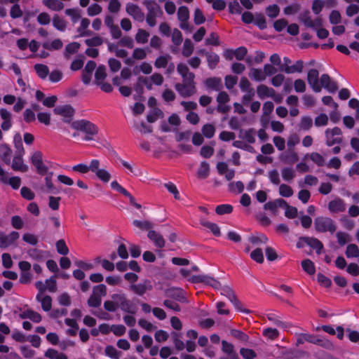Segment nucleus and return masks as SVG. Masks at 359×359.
Instances as JSON below:
<instances>
[{"label": "nucleus", "instance_id": "23", "mask_svg": "<svg viewBox=\"0 0 359 359\" xmlns=\"http://www.w3.org/2000/svg\"><path fill=\"white\" fill-rule=\"evenodd\" d=\"M43 4L48 8L59 11L63 9L64 4L59 0H43Z\"/></svg>", "mask_w": 359, "mask_h": 359}, {"label": "nucleus", "instance_id": "22", "mask_svg": "<svg viewBox=\"0 0 359 359\" xmlns=\"http://www.w3.org/2000/svg\"><path fill=\"white\" fill-rule=\"evenodd\" d=\"M283 205H286V201L283 198H278L265 203L264 205V209L269 210L273 212H276L277 208H283Z\"/></svg>", "mask_w": 359, "mask_h": 359}, {"label": "nucleus", "instance_id": "14", "mask_svg": "<svg viewBox=\"0 0 359 359\" xmlns=\"http://www.w3.org/2000/svg\"><path fill=\"white\" fill-rule=\"evenodd\" d=\"M147 237L154 243L156 247L163 248L165 246V240L163 236L159 233L154 230H149L147 233Z\"/></svg>", "mask_w": 359, "mask_h": 359}, {"label": "nucleus", "instance_id": "44", "mask_svg": "<svg viewBox=\"0 0 359 359\" xmlns=\"http://www.w3.org/2000/svg\"><path fill=\"white\" fill-rule=\"evenodd\" d=\"M233 211V206L229 204H222L217 205L215 208V212L217 215H222L224 214H230Z\"/></svg>", "mask_w": 359, "mask_h": 359}, {"label": "nucleus", "instance_id": "16", "mask_svg": "<svg viewBox=\"0 0 359 359\" xmlns=\"http://www.w3.org/2000/svg\"><path fill=\"white\" fill-rule=\"evenodd\" d=\"M205 84L207 88L215 91H220L223 88L222 79L219 77L208 78L205 81Z\"/></svg>", "mask_w": 359, "mask_h": 359}, {"label": "nucleus", "instance_id": "30", "mask_svg": "<svg viewBox=\"0 0 359 359\" xmlns=\"http://www.w3.org/2000/svg\"><path fill=\"white\" fill-rule=\"evenodd\" d=\"M107 77L106 67L104 65H100L95 74V84L103 81Z\"/></svg>", "mask_w": 359, "mask_h": 359}, {"label": "nucleus", "instance_id": "5", "mask_svg": "<svg viewBox=\"0 0 359 359\" xmlns=\"http://www.w3.org/2000/svg\"><path fill=\"white\" fill-rule=\"evenodd\" d=\"M175 88L183 97H189L196 92L194 80L191 79L184 80L182 83H176Z\"/></svg>", "mask_w": 359, "mask_h": 359}, {"label": "nucleus", "instance_id": "7", "mask_svg": "<svg viewBox=\"0 0 359 359\" xmlns=\"http://www.w3.org/2000/svg\"><path fill=\"white\" fill-rule=\"evenodd\" d=\"M219 289H221V294L228 298L238 311L247 313H250L249 310L242 309L241 304L237 299L235 292L231 287L227 285H224L221 287Z\"/></svg>", "mask_w": 359, "mask_h": 359}, {"label": "nucleus", "instance_id": "61", "mask_svg": "<svg viewBox=\"0 0 359 359\" xmlns=\"http://www.w3.org/2000/svg\"><path fill=\"white\" fill-rule=\"evenodd\" d=\"M240 354L244 359H254L257 357V354L255 351L250 348H241L240 349Z\"/></svg>", "mask_w": 359, "mask_h": 359}, {"label": "nucleus", "instance_id": "25", "mask_svg": "<svg viewBox=\"0 0 359 359\" xmlns=\"http://www.w3.org/2000/svg\"><path fill=\"white\" fill-rule=\"evenodd\" d=\"M249 76L252 80H255L256 81H264L265 79V74H264V72H262L260 69L257 68H251L249 73Z\"/></svg>", "mask_w": 359, "mask_h": 359}, {"label": "nucleus", "instance_id": "21", "mask_svg": "<svg viewBox=\"0 0 359 359\" xmlns=\"http://www.w3.org/2000/svg\"><path fill=\"white\" fill-rule=\"evenodd\" d=\"M304 243L315 249L317 254H320L321 250L323 248V245L321 241H320L318 238L313 237H307L304 238Z\"/></svg>", "mask_w": 359, "mask_h": 359}, {"label": "nucleus", "instance_id": "2", "mask_svg": "<svg viewBox=\"0 0 359 359\" xmlns=\"http://www.w3.org/2000/svg\"><path fill=\"white\" fill-rule=\"evenodd\" d=\"M304 342H309L313 344L320 346V347L327 350H333L334 345L328 339L320 337L318 335L311 334L308 333H300L297 336L296 346H299L303 344Z\"/></svg>", "mask_w": 359, "mask_h": 359}, {"label": "nucleus", "instance_id": "34", "mask_svg": "<svg viewBox=\"0 0 359 359\" xmlns=\"http://www.w3.org/2000/svg\"><path fill=\"white\" fill-rule=\"evenodd\" d=\"M63 46L62 41L59 39L53 40L50 43L45 42L43 43V47L48 50H60Z\"/></svg>", "mask_w": 359, "mask_h": 359}, {"label": "nucleus", "instance_id": "20", "mask_svg": "<svg viewBox=\"0 0 359 359\" xmlns=\"http://www.w3.org/2000/svg\"><path fill=\"white\" fill-rule=\"evenodd\" d=\"M177 71L183 78V81H187V79L194 80L195 74L189 72V69L186 65L183 63L178 64Z\"/></svg>", "mask_w": 359, "mask_h": 359}, {"label": "nucleus", "instance_id": "31", "mask_svg": "<svg viewBox=\"0 0 359 359\" xmlns=\"http://www.w3.org/2000/svg\"><path fill=\"white\" fill-rule=\"evenodd\" d=\"M80 48V43L78 42H72L67 44L65 47L64 55L66 58H69V55L78 52Z\"/></svg>", "mask_w": 359, "mask_h": 359}, {"label": "nucleus", "instance_id": "41", "mask_svg": "<svg viewBox=\"0 0 359 359\" xmlns=\"http://www.w3.org/2000/svg\"><path fill=\"white\" fill-rule=\"evenodd\" d=\"M104 353L107 356L113 359H119L121 355V352L118 351L113 346L111 345L106 346Z\"/></svg>", "mask_w": 359, "mask_h": 359}, {"label": "nucleus", "instance_id": "47", "mask_svg": "<svg viewBox=\"0 0 359 359\" xmlns=\"http://www.w3.org/2000/svg\"><path fill=\"white\" fill-rule=\"evenodd\" d=\"M53 172H48L46 177H45V182H46V187L48 188V191H50L51 193L53 194H57L59 191L55 187V186L53 185V182H52V177H53Z\"/></svg>", "mask_w": 359, "mask_h": 359}, {"label": "nucleus", "instance_id": "4", "mask_svg": "<svg viewBox=\"0 0 359 359\" xmlns=\"http://www.w3.org/2000/svg\"><path fill=\"white\" fill-rule=\"evenodd\" d=\"M314 226L316 231L320 233L330 232L333 233L337 230L334 221L327 217H318L314 219Z\"/></svg>", "mask_w": 359, "mask_h": 359}, {"label": "nucleus", "instance_id": "58", "mask_svg": "<svg viewBox=\"0 0 359 359\" xmlns=\"http://www.w3.org/2000/svg\"><path fill=\"white\" fill-rule=\"evenodd\" d=\"M266 13L269 18H276L280 13V8L276 4L269 6L266 9Z\"/></svg>", "mask_w": 359, "mask_h": 359}, {"label": "nucleus", "instance_id": "43", "mask_svg": "<svg viewBox=\"0 0 359 359\" xmlns=\"http://www.w3.org/2000/svg\"><path fill=\"white\" fill-rule=\"evenodd\" d=\"M346 255L347 257H359V249L355 244H349L346 250Z\"/></svg>", "mask_w": 359, "mask_h": 359}, {"label": "nucleus", "instance_id": "18", "mask_svg": "<svg viewBox=\"0 0 359 359\" xmlns=\"http://www.w3.org/2000/svg\"><path fill=\"white\" fill-rule=\"evenodd\" d=\"M304 68V62L302 60H297L294 65L287 67L280 66L279 67L280 71L284 72L286 74H294L295 72L301 73Z\"/></svg>", "mask_w": 359, "mask_h": 359}, {"label": "nucleus", "instance_id": "36", "mask_svg": "<svg viewBox=\"0 0 359 359\" xmlns=\"http://www.w3.org/2000/svg\"><path fill=\"white\" fill-rule=\"evenodd\" d=\"M211 278L212 277L207 275H197L191 276L189 280L193 283H203L208 285Z\"/></svg>", "mask_w": 359, "mask_h": 359}, {"label": "nucleus", "instance_id": "54", "mask_svg": "<svg viewBox=\"0 0 359 359\" xmlns=\"http://www.w3.org/2000/svg\"><path fill=\"white\" fill-rule=\"evenodd\" d=\"M255 24L260 29H264L267 27L266 21L262 13L256 14Z\"/></svg>", "mask_w": 359, "mask_h": 359}, {"label": "nucleus", "instance_id": "33", "mask_svg": "<svg viewBox=\"0 0 359 359\" xmlns=\"http://www.w3.org/2000/svg\"><path fill=\"white\" fill-rule=\"evenodd\" d=\"M171 58L172 57L168 54L161 55L156 59L154 62V66L156 68H165L168 65V61L171 60Z\"/></svg>", "mask_w": 359, "mask_h": 359}, {"label": "nucleus", "instance_id": "6", "mask_svg": "<svg viewBox=\"0 0 359 359\" xmlns=\"http://www.w3.org/2000/svg\"><path fill=\"white\" fill-rule=\"evenodd\" d=\"M111 297V299L115 301L117 309L121 308L122 311L131 314L136 313V309L132 305L131 302L127 299L125 294H113Z\"/></svg>", "mask_w": 359, "mask_h": 359}, {"label": "nucleus", "instance_id": "42", "mask_svg": "<svg viewBox=\"0 0 359 359\" xmlns=\"http://www.w3.org/2000/svg\"><path fill=\"white\" fill-rule=\"evenodd\" d=\"M53 26L60 31H64L66 29V22L59 17L57 15H55L53 18Z\"/></svg>", "mask_w": 359, "mask_h": 359}, {"label": "nucleus", "instance_id": "64", "mask_svg": "<svg viewBox=\"0 0 359 359\" xmlns=\"http://www.w3.org/2000/svg\"><path fill=\"white\" fill-rule=\"evenodd\" d=\"M20 194L24 198L29 201L33 200L35 196L34 193L27 187H22L21 188Z\"/></svg>", "mask_w": 359, "mask_h": 359}, {"label": "nucleus", "instance_id": "55", "mask_svg": "<svg viewBox=\"0 0 359 359\" xmlns=\"http://www.w3.org/2000/svg\"><path fill=\"white\" fill-rule=\"evenodd\" d=\"M28 255L34 260L42 261L44 259L43 252L36 248L29 250Z\"/></svg>", "mask_w": 359, "mask_h": 359}, {"label": "nucleus", "instance_id": "39", "mask_svg": "<svg viewBox=\"0 0 359 359\" xmlns=\"http://www.w3.org/2000/svg\"><path fill=\"white\" fill-rule=\"evenodd\" d=\"M177 18L180 22L188 21L189 18V11L187 6H182L178 8Z\"/></svg>", "mask_w": 359, "mask_h": 359}, {"label": "nucleus", "instance_id": "37", "mask_svg": "<svg viewBox=\"0 0 359 359\" xmlns=\"http://www.w3.org/2000/svg\"><path fill=\"white\" fill-rule=\"evenodd\" d=\"M133 225L136 226L137 228L141 229V230H150L151 228L154 227V224L147 220L144 221H140L137 219H135L133 222Z\"/></svg>", "mask_w": 359, "mask_h": 359}, {"label": "nucleus", "instance_id": "40", "mask_svg": "<svg viewBox=\"0 0 359 359\" xmlns=\"http://www.w3.org/2000/svg\"><path fill=\"white\" fill-rule=\"evenodd\" d=\"M144 4L148 10V13L156 15L160 9L159 6L153 0H145Z\"/></svg>", "mask_w": 359, "mask_h": 359}, {"label": "nucleus", "instance_id": "46", "mask_svg": "<svg viewBox=\"0 0 359 359\" xmlns=\"http://www.w3.org/2000/svg\"><path fill=\"white\" fill-rule=\"evenodd\" d=\"M283 207L285 208V216L290 219H294L297 217L298 212L297 209L295 207L289 205L286 202V205H283Z\"/></svg>", "mask_w": 359, "mask_h": 359}, {"label": "nucleus", "instance_id": "62", "mask_svg": "<svg viewBox=\"0 0 359 359\" xmlns=\"http://www.w3.org/2000/svg\"><path fill=\"white\" fill-rule=\"evenodd\" d=\"M282 177L285 181H291L295 177L294 172L291 168H285L282 170Z\"/></svg>", "mask_w": 359, "mask_h": 359}, {"label": "nucleus", "instance_id": "19", "mask_svg": "<svg viewBox=\"0 0 359 359\" xmlns=\"http://www.w3.org/2000/svg\"><path fill=\"white\" fill-rule=\"evenodd\" d=\"M287 359H299L304 356H309L308 352L302 350L288 349L283 353Z\"/></svg>", "mask_w": 359, "mask_h": 359}, {"label": "nucleus", "instance_id": "50", "mask_svg": "<svg viewBox=\"0 0 359 359\" xmlns=\"http://www.w3.org/2000/svg\"><path fill=\"white\" fill-rule=\"evenodd\" d=\"M250 257L259 264L264 262V255L261 248H256L250 253Z\"/></svg>", "mask_w": 359, "mask_h": 359}, {"label": "nucleus", "instance_id": "29", "mask_svg": "<svg viewBox=\"0 0 359 359\" xmlns=\"http://www.w3.org/2000/svg\"><path fill=\"white\" fill-rule=\"evenodd\" d=\"M34 69L39 77L42 79H45L49 74L48 67L46 65L36 64L34 65Z\"/></svg>", "mask_w": 359, "mask_h": 359}, {"label": "nucleus", "instance_id": "60", "mask_svg": "<svg viewBox=\"0 0 359 359\" xmlns=\"http://www.w3.org/2000/svg\"><path fill=\"white\" fill-rule=\"evenodd\" d=\"M301 20L304 22L305 26L308 27L314 28L315 22L312 20L311 17L309 16V11H306L301 15L300 16Z\"/></svg>", "mask_w": 359, "mask_h": 359}, {"label": "nucleus", "instance_id": "9", "mask_svg": "<svg viewBox=\"0 0 359 359\" xmlns=\"http://www.w3.org/2000/svg\"><path fill=\"white\" fill-rule=\"evenodd\" d=\"M153 286L149 280H144L142 283L138 284H133L130 286L129 289L135 294L142 296L147 291L151 290Z\"/></svg>", "mask_w": 359, "mask_h": 359}, {"label": "nucleus", "instance_id": "11", "mask_svg": "<svg viewBox=\"0 0 359 359\" xmlns=\"http://www.w3.org/2000/svg\"><path fill=\"white\" fill-rule=\"evenodd\" d=\"M126 12L131 15L135 20L143 22L144 20V14L141 8L133 4L129 3L126 5Z\"/></svg>", "mask_w": 359, "mask_h": 359}, {"label": "nucleus", "instance_id": "45", "mask_svg": "<svg viewBox=\"0 0 359 359\" xmlns=\"http://www.w3.org/2000/svg\"><path fill=\"white\" fill-rule=\"evenodd\" d=\"M149 36V34L147 31L139 29L135 35V40L139 43H145L148 41Z\"/></svg>", "mask_w": 359, "mask_h": 359}, {"label": "nucleus", "instance_id": "59", "mask_svg": "<svg viewBox=\"0 0 359 359\" xmlns=\"http://www.w3.org/2000/svg\"><path fill=\"white\" fill-rule=\"evenodd\" d=\"M96 177L104 183L108 182L111 179V174L104 169H100L95 172Z\"/></svg>", "mask_w": 359, "mask_h": 359}, {"label": "nucleus", "instance_id": "3", "mask_svg": "<svg viewBox=\"0 0 359 359\" xmlns=\"http://www.w3.org/2000/svg\"><path fill=\"white\" fill-rule=\"evenodd\" d=\"M71 127L77 131L85 133L84 140H92L98 133V128L93 123L86 119L76 120L71 123Z\"/></svg>", "mask_w": 359, "mask_h": 359}, {"label": "nucleus", "instance_id": "1", "mask_svg": "<svg viewBox=\"0 0 359 359\" xmlns=\"http://www.w3.org/2000/svg\"><path fill=\"white\" fill-rule=\"evenodd\" d=\"M307 81L316 93L320 92L323 87L331 93H334L339 88L337 83L332 81L327 74L321 75L319 83V72L316 69H311L308 72Z\"/></svg>", "mask_w": 359, "mask_h": 359}, {"label": "nucleus", "instance_id": "52", "mask_svg": "<svg viewBox=\"0 0 359 359\" xmlns=\"http://www.w3.org/2000/svg\"><path fill=\"white\" fill-rule=\"evenodd\" d=\"M103 39L99 36H95L85 40V43L89 47L100 46L102 44Z\"/></svg>", "mask_w": 359, "mask_h": 359}, {"label": "nucleus", "instance_id": "27", "mask_svg": "<svg viewBox=\"0 0 359 359\" xmlns=\"http://www.w3.org/2000/svg\"><path fill=\"white\" fill-rule=\"evenodd\" d=\"M210 173V165L208 163L205 161L201 162L198 170L197 172V176L198 178L205 179L208 177Z\"/></svg>", "mask_w": 359, "mask_h": 359}, {"label": "nucleus", "instance_id": "15", "mask_svg": "<svg viewBox=\"0 0 359 359\" xmlns=\"http://www.w3.org/2000/svg\"><path fill=\"white\" fill-rule=\"evenodd\" d=\"M328 209L333 213L341 212L346 210V206L342 199L337 198L330 201L328 203Z\"/></svg>", "mask_w": 359, "mask_h": 359}, {"label": "nucleus", "instance_id": "13", "mask_svg": "<svg viewBox=\"0 0 359 359\" xmlns=\"http://www.w3.org/2000/svg\"><path fill=\"white\" fill-rule=\"evenodd\" d=\"M20 235L17 231H12L10 234L4 236L0 234V248H6L18 239Z\"/></svg>", "mask_w": 359, "mask_h": 359}, {"label": "nucleus", "instance_id": "32", "mask_svg": "<svg viewBox=\"0 0 359 359\" xmlns=\"http://www.w3.org/2000/svg\"><path fill=\"white\" fill-rule=\"evenodd\" d=\"M325 136H326V144L328 147H331L335 144H341L343 141L341 137H336L332 136V135L330 134V129L327 128L325 130Z\"/></svg>", "mask_w": 359, "mask_h": 359}, {"label": "nucleus", "instance_id": "17", "mask_svg": "<svg viewBox=\"0 0 359 359\" xmlns=\"http://www.w3.org/2000/svg\"><path fill=\"white\" fill-rule=\"evenodd\" d=\"M12 150L6 144H0V157L1 160L7 165L11 164V158Z\"/></svg>", "mask_w": 359, "mask_h": 359}, {"label": "nucleus", "instance_id": "26", "mask_svg": "<svg viewBox=\"0 0 359 359\" xmlns=\"http://www.w3.org/2000/svg\"><path fill=\"white\" fill-rule=\"evenodd\" d=\"M201 224L203 226L209 229L211 231V232L213 233L214 236H220V234H221L220 229L217 224L212 223V222H208V221H206L204 219L201 220Z\"/></svg>", "mask_w": 359, "mask_h": 359}, {"label": "nucleus", "instance_id": "24", "mask_svg": "<svg viewBox=\"0 0 359 359\" xmlns=\"http://www.w3.org/2000/svg\"><path fill=\"white\" fill-rule=\"evenodd\" d=\"M205 56L210 69H215L219 62V56L212 52L205 53Z\"/></svg>", "mask_w": 359, "mask_h": 359}, {"label": "nucleus", "instance_id": "56", "mask_svg": "<svg viewBox=\"0 0 359 359\" xmlns=\"http://www.w3.org/2000/svg\"><path fill=\"white\" fill-rule=\"evenodd\" d=\"M279 194L283 197H290L293 195V190L290 186L282 184L279 187Z\"/></svg>", "mask_w": 359, "mask_h": 359}, {"label": "nucleus", "instance_id": "28", "mask_svg": "<svg viewBox=\"0 0 359 359\" xmlns=\"http://www.w3.org/2000/svg\"><path fill=\"white\" fill-rule=\"evenodd\" d=\"M14 145L16 149L15 154H25V149L22 142V137L20 134L17 133L13 137Z\"/></svg>", "mask_w": 359, "mask_h": 359}, {"label": "nucleus", "instance_id": "57", "mask_svg": "<svg viewBox=\"0 0 359 359\" xmlns=\"http://www.w3.org/2000/svg\"><path fill=\"white\" fill-rule=\"evenodd\" d=\"M84 56L83 55H79V58L74 60L71 64V69L72 71H78L83 66Z\"/></svg>", "mask_w": 359, "mask_h": 359}, {"label": "nucleus", "instance_id": "38", "mask_svg": "<svg viewBox=\"0 0 359 359\" xmlns=\"http://www.w3.org/2000/svg\"><path fill=\"white\" fill-rule=\"evenodd\" d=\"M194 51V44L189 39H186L184 42L182 55L184 57H189Z\"/></svg>", "mask_w": 359, "mask_h": 359}, {"label": "nucleus", "instance_id": "35", "mask_svg": "<svg viewBox=\"0 0 359 359\" xmlns=\"http://www.w3.org/2000/svg\"><path fill=\"white\" fill-rule=\"evenodd\" d=\"M302 267L304 271L309 275H313L316 272L313 262L309 259H304L302 262Z\"/></svg>", "mask_w": 359, "mask_h": 359}, {"label": "nucleus", "instance_id": "10", "mask_svg": "<svg viewBox=\"0 0 359 359\" xmlns=\"http://www.w3.org/2000/svg\"><path fill=\"white\" fill-rule=\"evenodd\" d=\"M165 296L180 302H187L184 291L179 287H170L165 290Z\"/></svg>", "mask_w": 359, "mask_h": 359}, {"label": "nucleus", "instance_id": "51", "mask_svg": "<svg viewBox=\"0 0 359 359\" xmlns=\"http://www.w3.org/2000/svg\"><path fill=\"white\" fill-rule=\"evenodd\" d=\"M65 14L71 17L73 22H76L81 18L80 11L76 8H67Z\"/></svg>", "mask_w": 359, "mask_h": 359}, {"label": "nucleus", "instance_id": "63", "mask_svg": "<svg viewBox=\"0 0 359 359\" xmlns=\"http://www.w3.org/2000/svg\"><path fill=\"white\" fill-rule=\"evenodd\" d=\"M194 21L197 25L203 24L205 21V18L202 11L198 8L195 9Z\"/></svg>", "mask_w": 359, "mask_h": 359}, {"label": "nucleus", "instance_id": "49", "mask_svg": "<svg viewBox=\"0 0 359 359\" xmlns=\"http://www.w3.org/2000/svg\"><path fill=\"white\" fill-rule=\"evenodd\" d=\"M267 318L279 327L286 328L290 327L287 323L280 320L274 313L268 314Z\"/></svg>", "mask_w": 359, "mask_h": 359}, {"label": "nucleus", "instance_id": "12", "mask_svg": "<svg viewBox=\"0 0 359 359\" xmlns=\"http://www.w3.org/2000/svg\"><path fill=\"white\" fill-rule=\"evenodd\" d=\"M23 155L15 154L12 161L11 168L15 171H20L22 172H26L29 168L24 163Z\"/></svg>", "mask_w": 359, "mask_h": 359}, {"label": "nucleus", "instance_id": "53", "mask_svg": "<svg viewBox=\"0 0 359 359\" xmlns=\"http://www.w3.org/2000/svg\"><path fill=\"white\" fill-rule=\"evenodd\" d=\"M203 135L207 138H211L214 136L215 129L213 125L212 124H205L202 128Z\"/></svg>", "mask_w": 359, "mask_h": 359}, {"label": "nucleus", "instance_id": "8", "mask_svg": "<svg viewBox=\"0 0 359 359\" xmlns=\"http://www.w3.org/2000/svg\"><path fill=\"white\" fill-rule=\"evenodd\" d=\"M53 111L55 114L62 116L64 122L67 123H72V119L74 114V109L71 105L57 106L54 109Z\"/></svg>", "mask_w": 359, "mask_h": 359}, {"label": "nucleus", "instance_id": "48", "mask_svg": "<svg viewBox=\"0 0 359 359\" xmlns=\"http://www.w3.org/2000/svg\"><path fill=\"white\" fill-rule=\"evenodd\" d=\"M56 249L57 252L62 255L65 256L69 253V248L63 239L56 242Z\"/></svg>", "mask_w": 359, "mask_h": 359}]
</instances>
